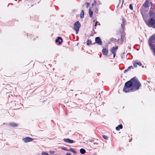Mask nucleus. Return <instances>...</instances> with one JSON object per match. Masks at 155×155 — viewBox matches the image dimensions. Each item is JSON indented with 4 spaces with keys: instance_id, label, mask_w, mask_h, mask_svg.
<instances>
[{
    "instance_id": "nucleus-1",
    "label": "nucleus",
    "mask_w": 155,
    "mask_h": 155,
    "mask_svg": "<svg viewBox=\"0 0 155 155\" xmlns=\"http://www.w3.org/2000/svg\"><path fill=\"white\" fill-rule=\"evenodd\" d=\"M141 87V83L135 77L126 82L123 89V91L126 92H130L138 90Z\"/></svg>"
},
{
    "instance_id": "nucleus-2",
    "label": "nucleus",
    "mask_w": 155,
    "mask_h": 155,
    "mask_svg": "<svg viewBox=\"0 0 155 155\" xmlns=\"http://www.w3.org/2000/svg\"><path fill=\"white\" fill-rule=\"evenodd\" d=\"M141 14L143 16V17L144 19V21L146 25L149 27H151L152 25H153L155 23V20L153 18H151L148 21L145 19V16L143 14L142 11L141 12Z\"/></svg>"
},
{
    "instance_id": "nucleus-3",
    "label": "nucleus",
    "mask_w": 155,
    "mask_h": 155,
    "mask_svg": "<svg viewBox=\"0 0 155 155\" xmlns=\"http://www.w3.org/2000/svg\"><path fill=\"white\" fill-rule=\"evenodd\" d=\"M74 26L73 30L76 31V34H77L81 27V24L78 21H77L74 23Z\"/></svg>"
},
{
    "instance_id": "nucleus-4",
    "label": "nucleus",
    "mask_w": 155,
    "mask_h": 155,
    "mask_svg": "<svg viewBox=\"0 0 155 155\" xmlns=\"http://www.w3.org/2000/svg\"><path fill=\"white\" fill-rule=\"evenodd\" d=\"M125 35L126 34L125 32H124L121 33L120 35V39H117V41H118V44L121 45L123 43L124 41V40L125 39Z\"/></svg>"
},
{
    "instance_id": "nucleus-5",
    "label": "nucleus",
    "mask_w": 155,
    "mask_h": 155,
    "mask_svg": "<svg viewBox=\"0 0 155 155\" xmlns=\"http://www.w3.org/2000/svg\"><path fill=\"white\" fill-rule=\"evenodd\" d=\"M95 42L98 45H102V42L101 41L100 38L99 37H97L95 38Z\"/></svg>"
},
{
    "instance_id": "nucleus-6",
    "label": "nucleus",
    "mask_w": 155,
    "mask_h": 155,
    "mask_svg": "<svg viewBox=\"0 0 155 155\" xmlns=\"http://www.w3.org/2000/svg\"><path fill=\"white\" fill-rule=\"evenodd\" d=\"M142 6L145 8H147L150 6V3L149 1L146 0L143 4Z\"/></svg>"
},
{
    "instance_id": "nucleus-7",
    "label": "nucleus",
    "mask_w": 155,
    "mask_h": 155,
    "mask_svg": "<svg viewBox=\"0 0 155 155\" xmlns=\"http://www.w3.org/2000/svg\"><path fill=\"white\" fill-rule=\"evenodd\" d=\"M33 140L32 138L29 137H26L23 139V140L25 143L31 141Z\"/></svg>"
},
{
    "instance_id": "nucleus-8",
    "label": "nucleus",
    "mask_w": 155,
    "mask_h": 155,
    "mask_svg": "<svg viewBox=\"0 0 155 155\" xmlns=\"http://www.w3.org/2000/svg\"><path fill=\"white\" fill-rule=\"evenodd\" d=\"M62 41V38L60 37H58L55 40L56 42L58 43L59 45L61 44Z\"/></svg>"
},
{
    "instance_id": "nucleus-9",
    "label": "nucleus",
    "mask_w": 155,
    "mask_h": 155,
    "mask_svg": "<svg viewBox=\"0 0 155 155\" xmlns=\"http://www.w3.org/2000/svg\"><path fill=\"white\" fill-rule=\"evenodd\" d=\"M63 141L65 142L68 143H71L75 142L73 140H71L69 138H64L63 139Z\"/></svg>"
},
{
    "instance_id": "nucleus-10",
    "label": "nucleus",
    "mask_w": 155,
    "mask_h": 155,
    "mask_svg": "<svg viewBox=\"0 0 155 155\" xmlns=\"http://www.w3.org/2000/svg\"><path fill=\"white\" fill-rule=\"evenodd\" d=\"M118 48V47L117 46L111 48L110 49V51L112 53H116V52Z\"/></svg>"
},
{
    "instance_id": "nucleus-11",
    "label": "nucleus",
    "mask_w": 155,
    "mask_h": 155,
    "mask_svg": "<svg viewBox=\"0 0 155 155\" xmlns=\"http://www.w3.org/2000/svg\"><path fill=\"white\" fill-rule=\"evenodd\" d=\"M103 54L105 56H107L108 53V50L106 48H104L102 50Z\"/></svg>"
},
{
    "instance_id": "nucleus-12",
    "label": "nucleus",
    "mask_w": 155,
    "mask_h": 155,
    "mask_svg": "<svg viewBox=\"0 0 155 155\" xmlns=\"http://www.w3.org/2000/svg\"><path fill=\"white\" fill-rule=\"evenodd\" d=\"M9 125L13 127H17L18 126V124L15 123L14 122H10L9 123Z\"/></svg>"
},
{
    "instance_id": "nucleus-13",
    "label": "nucleus",
    "mask_w": 155,
    "mask_h": 155,
    "mask_svg": "<svg viewBox=\"0 0 155 155\" xmlns=\"http://www.w3.org/2000/svg\"><path fill=\"white\" fill-rule=\"evenodd\" d=\"M123 128V126L122 124H120L118 126L116 127V129L117 130H119L120 129H121Z\"/></svg>"
},
{
    "instance_id": "nucleus-14",
    "label": "nucleus",
    "mask_w": 155,
    "mask_h": 155,
    "mask_svg": "<svg viewBox=\"0 0 155 155\" xmlns=\"http://www.w3.org/2000/svg\"><path fill=\"white\" fill-rule=\"evenodd\" d=\"M149 15L150 17L152 18L154 17L155 16V13L153 12H152L150 11L149 12Z\"/></svg>"
},
{
    "instance_id": "nucleus-15",
    "label": "nucleus",
    "mask_w": 155,
    "mask_h": 155,
    "mask_svg": "<svg viewBox=\"0 0 155 155\" xmlns=\"http://www.w3.org/2000/svg\"><path fill=\"white\" fill-rule=\"evenodd\" d=\"M89 16L90 18H92L93 16V12L91 10V8H89Z\"/></svg>"
},
{
    "instance_id": "nucleus-16",
    "label": "nucleus",
    "mask_w": 155,
    "mask_h": 155,
    "mask_svg": "<svg viewBox=\"0 0 155 155\" xmlns=\"http://www.w3.org/2000/svg\"><path fill=\"white\" fill-rule=\"evenodd\" d=\"M80 152L81 154H84L86 153V150L83 148H81L80 150Z\"/></svg>"
},
{
    "instance_id": "nucleus-17",
    "label": "nucleus",
    "mask_w": 155,
    "mask_h": 155,
    "mask_svg": "<svg viewBox=\"0 0 155 155\" xmlns=\"http://www.w3.org/2000/svg\"><path fill=\"white\" fill-rule=\"evenodd\" d=\"M150 78H148L147 82L148 83L150 84V86H152L153 84V83L150 80Z\"/></svg>"
},
{
    "instance_id": "nucleus-18",
    "label": "nucleus",
    "mask_w": 155,
    "mask_h": 155,
    "mask_svg": "<svg viewBox=\"0 0 155 155\" xmlns=\"http://www.w3.org/2000/svg\"><path fill=\"white\" fill-rule=\"evenodd\" d=\"M84 16V10H81V13L80 14V18H83Z\"/></svg>"
},
{
    "instance_id": "nucleus-19",
    "label": "nucleus",
    "mask_w": 155,
    "mask_h": 155,
    "mask_svg": "<svg viewBox=\"0 0 155 155\" xmlns=\"http://www.w3.org/2000/svg\"><path fill=\"white\" fill-rule=\"evenodd\" d=\"M68 151H71L73 152L74 154H77L76 152L72 148L70 147Z\"/></svg>"
},
{
    "instance_id": "nucleus-20",
    "label": "nucleus",
    "mask_w": 155,
    "mask_h": 155,
    "mask_svg": "<svg viewBox=\"0 0 155 155\" xmlns=\"http://www.w3.org/2000/svg\"><path fill=\"white\" fill-rule=\"evenodd\" d=\"M110 40L111 41H114L115 42H117L118 43V41H117V40L116 39L114 38H111Z\"/></svg>"
},
{
    "instance_id": "nucleus-21",
    "label": "nucleus",
    "mask_w": 155,
    "mask_h": 155,
    "mask_svg": "<svg viewBox=\"0 0 155 155\" xmlns=\"http://www.w3.org/2000/svg\"><path fill=\"white\" fill-rule=\"evenodd\" d=\"M87 45H90L92 43V41L91 40H88L87 41Z\"/></svg>"
},
{
    "instance_id": "nucleus-22",
    "label": "nucleus",
    "mask_w": 155,
    "mask_h": 155,
    "mask_svg": "<svg viewBox=\"0 0 155 155\" xmlns=\"http://www.w3.org/2000/svg\"><path fill=\"white\" fill-rule=\"evenodd\" d=\"M41 155H49L48 153L45 152H42L41 153Z\"/></svg>"
},
{
    "instance_id": "nucleus-23",
    "label": "nucleus",
    "mask_w": 155,
    "mask_h": 155,
    "mask_svg": "<svg viewBox=\"0 0 155 155\" xmlns=\"http://www.w3.org/2000/svg\"><path fill=\"white\" fill-rule=\"evenodd\" d=\"M102 137H103V138L105 140H107L108 139V137L106 135H103Z\"/></svg>"
},
{
    "instance_id": "nucleus-24",
    "label": "nucleus",
    "mask_w": 155,
    "mask_h": 155,
    "mask_svg": "<svg viewBox=\"0 0 155 155\" xmlns=\"http://www.w3.org/2000/svg\"><path fill=\"white\" fill-rule=\"evenodd\" d=\"M61 148L62 150H64L68 151V150H69V149H68L67 147H61Z\"/></svg>"
},
{
    "instance_id": "nucleus-25",
    "label": "nucleus",
    "mask_w": 155,
    "mask_h": 155,
    "mask_svg": "<svg viewBox=\"0 0 155 155\" xmlns=\"http://www.w3.org/2000/svg\"><path fill=\"white\" fill-rule=\"evenodd\" d=\"M129 8H130V9L131 10H133V4H131L130 5H129Z\"/></svg>"
},
{
    "instance_id": "nucleus-26",
    "label": "nucleus",
    "mask_w": 155,
    "mask_h": 155,
    "mask_svg": "<svg viewBox=\"0 0 155 155\" xmlns=\"http://www.w3.org/2000/svg\"><path fill=\"white\" fill-rule=\"evenodd\" d=\"M124 54H125L124 52H123L122 54H121L120 55V57L122 59H123L124 58Z\"/></svg>"
},
{
    "instance_id": "nucleus-27",
    "label": "nucleus",
    "mask_w": 155,
    "mask_h": 155,
    "mask_svg": "<svg viewBox=\"0 0 155 155\" xmlns=\"http://www.w3.org/2000/svg\"><path fill=\"white\" fill-rule=\"evenodd\" d=\"M126 22V21L125 20V19L124 18H122V24H125V23Z\"/></svg>"
},
{
    "instance_id": "nucleus-28",
    "label": "nucleus",
    "mask_w": 155,
    "mask_h": 155,
    "mask_svg": "<svg viewBox=\"0 0 155 155\" xmlns=\"http://www.w3.org/2000/svg\"><path fill=\"white\" fill-rule=\"evenodd\" d=\"M89 5H90V3H89L88 2L86 3V7L87 8L88 7Z\"/></svg>"
},
{
    "instance_id": "nucleus-29",
    "label": "nucleus",
    "mask_w": 155,
    "mask_h": 155,
    "mask_svg": "<svg viewBox=\"0 0 155 155\" xmlns=\"http://www.w3.org/2000/svg\"><path fill=\"white\" fill-rule=\"evenodd\" d=\"M121 27L123 29V30L124 29V28L125 27V24H122L121 25Z\"/></svg>"
},
{
    "instance_id": "nucleus-30",
    "label": "nucleus",
    "mask_w": 155,
    "mask_h": 155,
    "mask_svg": "<svg viewBox=\"0 0 155 155\" xmlns=\"http://www.w3.org/2000/svg\"><path fill=\"white\" fill-rule=\"evenodd\" d=\"M137 64L139 66H142V63L140 62H137Z\"/></svg>"
},
{
    "instance_id": "nucleus-31",
    "label": "nucleus",
    "mask_w": 155,
    "mask_h": 155,
    "mask_svg": "<svg viewBox=\"0 0 155 155\" xmlns=\"http://www.w3.org/2000/svg\"><path fill=\"white\" fill-rule=\"evenodd\" d=\"M96 26H97L96 24H94V25L93 26V30H94V29H95L96 28Z\"/></svg>"
},
{
    "instance_id": "nucleus-32",
    "label": "nucleus",
    "mask_w": 155,
    "mask_h": 155,
    "mask_svg": "<svg viewBox=\"0 0 155 155\" xmlns=\"http://www.w3.org/2000/svg\"><path fill=\"white\" fill-rule=\"evenodd\" d=\"M137 62H135L134 64V66L136 68L137 67Z\"/></svg>"
},
{
    "instance_id": "nucleus-33",
    "label": "nucleus",
    "mask_w": 155,
    "mask_h": 155,
    "mask_svg": "<svg viewBox=\"0 0 155 155\" xmlns=\"http://www.w3.org/2000/svg\"><path fill=\"white\" fill-rule=\"evenodd\" d=\"M95 24H96L97 25H100V23L97 21H96L95 23Z\"/></svg>"
},
{
    "instance_id": "nucleus-34",
    "label": "nucleus",
    "mask_w": 155,
    "mask_h": 155,
    "mask_svg": "<svg viewBox=\"0 0 155 155\" xmlns=\"http://www.w3.org/2000/svg\"><path fill=\"white\" fill-rule=\"evenodd\" d=\"M131 68H133V67L132 66H130L129 67H128V68L127 69L129 70Z\"/></svg>"
},
{
    "instance_id": "nucleus-35",
    "label": "nucleus",
    "mask_w": 155,
    "mask_h": 155,
    "mask_svg": "<svg viewBox=\"0 0 155 155\" xmlns=\"http://www.w3.org/2000/svg\"><path fill=\"white\" fill-rule=\"evenodd\" d=\"M54 152L53 150H50V153L51 154H53V153H54Z\"/></svg>"
},
{
    "instance_id": "nucleus-36",
    "label": "nucleus",
    "mask_w": 155,
    "mask_h": 155,
    "mask_svg": "<svg viewBox=\"0 0 155 155\" xmlns=\"http://www.w3.org/2000/svg\"><path fill=\"white\" fill-rule=\"evenodd\" d=\"M129 70L128 69H126V70H125L124 71V73H126V72H127Z\"/></svg>"
},
{
    "instance_id": "nucleus-37",
    "label": "nucleus",
    "mask_w": 155,
    "mask_h": 155,
    "mask_svg": "<svg viewBox=\"0 0 155 155\" xmlns=\"http://www.w3.org/2000/svg\"><path fill=\"white\" fill-rule=\"evenodd\" d=\"M112 54H113V57L114 58L116 55V53H112Z\"/></svg>"
},
{
    "instance_id": "nucleus-38",
    "label": "nucleus",
    "mask_w": 155,
    "mask_h": 155,
    "mask_svg": "<svg viewBox=\"0 0 155 155\" xmlns=\"http://www.w3.org/2000/svg\"><path fill=\"white\" fill-rule=\"evenodd\" d=\"M66 155H71V154L69 153H67L66 154Z\"/></svg>"
},
{
    "instance_id": "nucleus-39",
    "label": "nucleus",
    "mask_w": 155,
    "mask_h": 155,
    "mask_svg": "<svg viewBox=\"0 0 155 155\" xmlns=\"http://www.w3.org/2000/svg\"><path fill=\"white\" fill-rule=\"evenodd\" d=\"M94 3H92L91 4L92 7H93V6H94Z\"/></svg>"
},
{
    "instance_id": "nucleus-40",
    "label": "nucleus",
    "mask_w": 155,
    "mask_h": 155,
    "mask_svg": "<svg viewBox=\"0 0 155 155\" xmlns=\"http://www.w3.org/2000/svg\"><path fill=\"white\" fill-rule=\"evenodd\" d=\"M94 4H96V1L95 0H94Z\"/></svg>"
},
{
    "instance_id": "nucleus-41",
    "label": "nucleus",
    "mask_w": 155,
    "mask_h": 155,
    "mask_svg": "<svg viewBox=\"0 0 155 155\" xmlns=\"http://www.w3.org/2000/svg\"><path fill=\"white\" fill-rule=\"evenodd\" d=\"M142 66V67L143 68H144V66H143V65H142V66Z\"/></svg>"
},
{
    "instance_id": "nucleus-42",
    "label": "nucleus",
    "mask_w": 155,
    "mask_h": 155,
    "mask_svg": "<svg viewBox=\"0 0 155 155\" xmlns=\"http://www.w3.org/2000/svg\"><path fill=\"white\" fill-rule=\"evenodd\" d=\"M153 28H155V25L153 27Z\"/></svg>"
},
{
    "instance_id": "nucleus-43",
    "label": "nucleus",
    "mask_w": 155,
    "mask_h": 155,
    "mask_svg": "<svg viewBox=\"0 0 155 155\" xmlns=\"http://www.w3.org/2000/svg\"><path fill=\"white\" fill-rule=\"evenodd\" d=\"M123 2H124V0H123V2H122V4H123Z\"/></svg>"
},
{
    "instance_id": "nucleus-44",
    "label": "nucleus",
    "mask_w": 155,
    "mask_h": 155,
    "mask_svg": "<svg viewBox=\"0 0 155 155\" xmlns=\"http://www.w3.org/2000/svg\"><path fill=\"white\" fill-rule=\"evenodd\" d=\"M95 21H93L94 22H95Z\"/></svg>"
},
{
    "instance_id": "nucleus-45",
    "label": "nucleus",
    "mask_w": 155,
    "mask_h": 155,
    "mask_svg": "<svg viewBox=\"0 0 155 155\" xmlns=\"http://www.w3.org/2000/svg\"><path fill=\"white\" fill-rule=\"evenodd\" d=\"M150 86L149 85V86H148V87H149Z\"/></svg>"
}]
</instances>
